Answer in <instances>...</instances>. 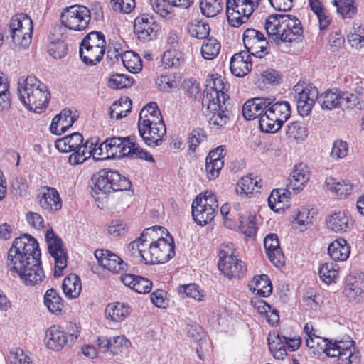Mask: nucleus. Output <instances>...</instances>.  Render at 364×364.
Masks as SVG:
<instances>
[{"label":"nucleus","mask_w":364,"mask_h":364,"mask_svg":"<svg viewBox=\"0 0 364 364\" xmlns=\"http://www.w3.org/2000/svg\"><path fill=\"white\" fill-rule=\"evenodd\" d=\"M260 182L261 180L253 177L252 174L245 176L237 182L236 192L241 196H246L252 194L254 191L259 192L261 188Z\"/></svg>","instance_id":"nucleus-39"},{"label":"nucleus","mask_w":364,"mask_h":364,"mask_svg":"<svg viewBox=\"0 0 364 364\" xmlns=\"http://www.w3.org/2000/svg\"><path fill=\"white\" fill-rule=\"evenodd\" d=\"M41 254L36 255L33 257L24 258L23 259L14 260L13 262L7 263V266L11 271H14L18 274L23 273L24 271L30 270L33 267L31 264H41Z\"/></svg>","instance_id":"nucleus-45"},{"label":"nucleus","mask_w":364,"mask_h":364,"mask_svg":"<svg viewBox=\"0 0 364 364\" xmlns=\"http://www.w3.org/2000/svg\"><path fill=\"white\" fill-rule=\"evenodd\" d=\"M205 96L202 104L207 105L209 102L226 103L229 100L228 89L223 79L218 75H209L206 79Z\"/></svg>","instance_id":"nucleus-16"},{"label":"nucleus","mask_w":364,"mask_h":364,"mask_svg":"<svg viewBox=\"0 0 364 364\" xmlns=\"http://www.w3.org/2000/svg\"><path fill=\"white\" fill-rule=\"evenodd\" d=\"M105 38L101 32L92 31L82 41L80 56L87 65H96L100 62L105 52Z\"/></svg>","instance_id":"nucleus-8"},{"label":"nucleus","mask_w":364,"mask_h":364,"mask_svg":"<svg viewBox=\"0 0 364 364\" xmlns=\"http://www.w3.org/2000/svg\"><path fill=\"white\" fill-rule=\"evenodd\" d=\"M83 142V136L78 132L58 139L55 141V146L61 152H70L75 150Z\"/></svg>","instance_id":"nucleus-35"},{"label":"nucleus","mask_w":364,"mask_h":364,"mask_svg":"<svg viewBox=\"0 0 364 364\" xmlns=\"http://www.w3.org/2000/svg\"><path fill=\"white\" fill-rule=\"evenodd\" d=\"M24 32L21 33L16 31L15 34L11 31H9V35L11 38L12 43L14 46V48L16 50L25 49L29 46L32 40V33L23 34Z\"/></svg>","instance_id":"nucleus-58"},{"label":"nucleus","mask_w":364,"mask_h":364,"mask_svg":"<svg viewBox=\"0 0 364 364\" xmlns=\"http://www.w3.org/2000/svg\"><path fill=\"white\" fill-rule=\"evenodd\" d=\"M200 8L202 14L207 17H214L223 9L220 0H201Z\"/></svg>","instance_id":"nucleus-55"},{"label":"nucleus","mask_w":364,"mask_h":364,"mask_svg":"<svg viewBox=\"0 0 364 364\" xmlns=\"http://www.w3.org/2000/svg\"><path fill=\"white\" fill-rule=\"evenodd\" d=\"M30 270L24 271L23 273L18 274L23 284L27 286H34L42 282L45 278V273L41 264L31 263Z\"/></svg>","instance_id":"nucleus-38"},{"label":"nucleus","mask_w":364,"mask_h":364,"mask_svg":"<svg viewBox=\"0 0 364 364\" xmlns=\"http://www.w3.org/2000/svg\"><path fill=\"white\" fill-rule=\"evenodd\" d=\"M269 38L277 45L299 41L303 33L300 21L290 14H271L265 20Z\"/></svg>","instance_id":"nucleus-1"},{"label":"nucleus","mask_w":364,"mask_h":364,"mask_svg":"<svg viewBox=\"0 0 364 364\" xmlns=\"http://www.w3.org/2000/svg\"><path fill=\"white\" fill-rule=\"evenodd\" d=\"M9 31L24 32V35L33 33V21L26 14H18L13 16L9 24Z\"/></svg>","instance_id":"nucleus-37"},{"label":"nucleus","mask_w":364,"mask_h":364,"mask_svg":"<svg viewBox=\"0 0 364 364\" xmlns=\"http://www.w3.org/2000/svg\"><path fill=\"white\" fill-rule=\"evenodd\" d=\"M364 293V274H350L346 277L343 294L349 301L355 300Z\"/></svg>","instance_id":"nucleus-26"},{"label":"nucleus","mask_w":364,"mask_h":364,"mask_svg":"<svg viewBox=\"0 0 364 364\" xmlns=\"http://www.w3.org/2000/svg\"><path fill=\"white\" fill-rule=\"evenodd\" d=\"M314 213L313 210H309L307 208H301L296 213L294 223L297 225L298 227L306 228L312 224Z\"/></svg>","instance_id":"nucleus-59"},{"label":"nucleus","mask_w":364,"mask_h":364,"mask_svg":"<svg viewBox=\"0 0 364 364\" xmlns=\"http://www.w3.org/2000/svg\"><path fill=\"white\" fill-rule=\"evenodd\" d=\"M240 229L246 236L255 235L257 229L256 217L253 215H240Z\"/></svg>","instance_id":"nucleus-56"},{"label":"nucleus","mask_w":364,"mask_h":364,"mask_svg":"<svg viewBox=\"0 0 364 364\" xmlns=\"http://www.w3.org/2000/svg\"><path fill=\"white\" fill-rule=\"evenodd\" d=\"M18 93L24 106L36 113L42 112L46 108L50 99L47 86L32 75L19 80Z\"/></svg>","instance_id":"nucleus-3"},{"label":"nucleus","mask_w":364,"mask_h":364,"mask_svg":"<svg viewBox=\"0 0 364 364\" xmlns=\"http://www.w3.org/2000/svg\"><path fill=\"white\" fill-rule=\"evenodd\" d=\"M131 312L130 306L124 303L116 302L107 305L105 314L114 322L122 321Z\"/></svg>","instance_id":"nucleus-40"},{"label":"nucleus","mask_w":364,"mask_h":364,"mask_svg":"<svg viewBox=\"0 0 364 364\" xmlns=\"http://www.w3.org/2000/svg\"><path fill=\"white\" fill-rule=\"evenodd\" d=\"M295 100L299 114L307 116L311 112L318 97L317 88L311 84L304 85L298 83L294 87Z\"/></svg>","instance_id":"nucleus-13"},{"label":"nucleus","mask_w":364,"mask_h":364,"mask_svg":"<svg viewBox=\"0 0 364 364\" xmlns=\"http://www.w3.org/2000/svg\"><path fill=\"white\" fill-rule=\"evenodd\" d=\"M48 248L55 260V277H60L67 266V255L63 247V242L53 229L48 230L46 234Z\"/></svg>","instance_id":"nucleus-17"},{"label":"nucleus","mask_w":364,"mask_h":364,"mask_svg":"<svg viewBox=\"0 0 364 364\" xmlns=\"http://www.w3.org/2000/svg\"><path fill=\"white\" fill-rule=\"evenodd\" d=\"M68 48L63 41L52 42L48 46V53L55 59H60L67 54Z\"/></svg>","instance_id":"nucleus-64"},{"label":"nucleus","mask_w":364,"mask_h":364,"mask_svg":"<svg viewBox=\"0 0 364 364\" xmlns=\"http://www.w3.org/2000/svg\"><path fill=\"white\" fill-rule=\"evenodd\" d=\"M341 90L337 88L328 90L318 97L323 109L332 110L341 105Z\"/></svg>","instance_id":"nucleus-34"},{"label":"nucleus","mask_w":364,"mask_h":364,"mask_svg":"<svg viewBox=\"0 0 364 364\" xmlns=\"http://www.w3.org/2000/svg\"><path fill=\"white\" fill-rule=\"evenodd\" d=\"M164 122L161 114L156 102H149L141 110L138 126Z\"/></svg>","instance_id":"nucleus-31"},{"label":"nucleus","mask_w":364,"mask_h":364,"mask_svg":"<svg viewBox=\"0 0 364 364\" xmlns=\"http://www.w3.org/2000/svg\"><path fill=\"white\" fill-rule=\"evenodd\" d=\"M243 43L246 52L258 58L268 53L269 43L264 34L258 30L247 28L243 33Z\"/></svg>","instance_id":"nucleus-18"},{"label":"nucleus","mask_w":364,"mask_h":364,"mask_svg":"<svg viewBox=\"0 0 364 364\" xmlns=\"http://www.w3.org/2000/svg\"><path fill=\"white\" fill-rule=\"evenodd\" d=\"M325 183L326 187L331 191L336 193V195L340 197H346L350 193L352 190V187L350 184L346 183L343 181H337L333 178H327L326 179Z\"/></svg>","instance_id":"nucleus-54"},{"label":"nucleus","mask_w":364,"mask_h":364,"mask_svg":"<svg viewBox=\"0 0 364 364\" xmlns=\"http://www.w3.org/2000/svg\"><path fill=\"white\" fill-rule=\"evenodd\" d=\"M210 129L215 132L224 129L230 120L226 103L209 102L203 105Z\"/></svg>","instance_id":"nucleus-15"},{"label":"nucleus","mask_w":364,"mask_h":364,"mask_svg":"<svg viewBox=\"0 0 364 364\" xmlns=\"http://www.w3.org/2000/svg\"><path fill=\"white\" fill-rule=\"evenodd\" d=\"M291 190L288 186L287 189L273 190L268 198L270 208L275 212H279L280 210L288 208Z\"/></svg>","instance_id":"nucleus-33"},{"label":"nucleus","mask_w":364,"mask_h":364,"mask_svg":"<svg viewBox=\"0 0 364 364\" xmlns=\"http://www.w3.org/2000/svg\"><path fill=\"white\" fill-rule=\"evenodd\" d=\"M220 43L215 38L205 40L201 47V55L206 60H213L219 53Z\"/></svg>","instance_id":"nucleus-53"},{"label":"nucleus","mask_w":364,"mask_h":364,"mask_svg":"<svg viewBox=\"0 0 364 364\" xmlns=\"http://www.w3.org/2000/svg\"><path fill=\"white\" fill-rule=\"evenodd\" d=\"M285 336H281L277 332L273 331L269 334L267 341L270 351L274 357L277 359H283L287 355V341Z\"/></svg>","instance_id":"nucleus-36"},{"label":"nucleus","mask_w":364,"mask_h":364,"mask_svg":"<svg viewBox=\"0 0 364 364\" xmlns=\"http://www.w3.org/2000/svg\"><path fill=\"white\" fill-rule=\"evenodd\" d=\"M250 287L254 291H256L257 294L262 297L268 296L272 290L270 279L266 274L254 277L250 282Z\"/></svg>","instance_id":"nucleus-42"},{"label":"nucleus","mask_w":364,"mask_h":364,"mask_svg":"<svg viewBox=\"0 0 364 364\" xmlns=\"http://www.w3.org/2000/svg\"><path fill=\"white\" fill-rule=\"evenodd\" d=\"M309 176L310 172L306 164L301 163L296 165L289 178V188L297 193L304 188Z\"/></svg>","instance_id":"nucleus-28"},{"label":"nucleus","mask_w":364,"mask_h":364,"mask_svg":"<svg viewBox=\"0 0 364 364\" xmlns=\"http://www.w3.org/2000/svg\"><path fill=\"white\" fill-rule=\"evenodd\" d=\"M132 101L127 97H121L118 102H114L110 107V117L120 119L125 117L131 111Z\"/></svg>","instance_id":"nucleus-44"},{"label":"nucleus","mask_w":364,"mask_h":364,"mask_svg":"<svg viewBox=\"0 0 364 364\" xmlns=\"http://www.w3.org/2000/svg\"><path fill=\"white\" fill-rule=\"evenodd\" d=\"M286 134L289 139L301 142L307 137V129L302 122H292L287 126Z\"/></svg>","instance_id":"nucleus-46"},{"label":"nucleus","mask_w":364,"mask_h":364,"mask_svg":"<svg viewBox=\"0 0 364 364\" xmlns=\"http://www.w3.org/2000/svg\"><path fill=\"white\" fill-rule=\"evenodd\" d=\"M132 80L122 74L112 75L109 80L108 86L112 89H123L132 85Z\"/></svg>","instance_id":"nucleus-63"},{"label":"nucleus","mask_w":364,"mask_h":364,"mask_svg":"<svg viewBox=\"0 0 364 364\" xmlns=\"http://www.w3.org/2000/svg\"><path fill=\"white\" fill-rule=\"evenodd\" d=\"M327 228L336 233H343L353 225L350 216L343 211L335 212L326 218Z\"/></svg>","instance_id":"nucleus-27"},{"label":"nucleus","mask_w":364,"mask_h":364,"mask_svg":"<svg viewBox=\"0 0 364 364\" xmlns=\"http://www.w3.org/2000/svg\"><path fill=\"white\" fill-rule=\"evenodd\" d=\"M134 29L138 38L143 41H149L156 36L159 25L153 17L144 14L134 20Z\"/></svg>","instance_id":"nucleus-20"},{"label":"nucleus","mask_w":364,"mask_h":364,"mask_svg":"<svg viewBox=\"0 0 364 364\" xmlns=\"http://www.w3.org/2000/svg\"><path fill=\"white\" fill-rule=\"evenodd\" d=\"M78 335V327L74 323L69 325L68 335L60 326L54 325L47 329L45 343L49 349L58 351L65 346H70Z\"/></svg>","instance_id":"nucleus-11"},{"label":"nucleus","mask_w":364,"mask_h":364,"mask_svg":"<svg viewBox=\"0 0 364 364\" xmlns=\"http://www.w3.org/2000/svg\"><path fill=\"white\" fill-rule=\"evenodd\" d=\"M153 11L162 18H169L173 4L169 0H150Z\"/></svg>","instance_id":"nucleus-57"},{"label":"nucleus","mask_w":364,"mask_h":364,"mask_svg":"<svg viewBox=\"0 0 364 364\" xmlns=\"http://www.w3.org/2000/svg\"><path fill=\"white\" fill-rule=\"evenodd\" d=\"M230 68L236 77H242L247 75L252 69L250 54L246 51L235 53L231 58Z\"/></svg>","instance_id":"nucleus-25"},{"label":"nucleus","mask_w":364,"mask_h":364,"mask_svg":"<svg viewBox=\"0 0 364 364\" xmlns=\"http://www.w3.org/2000/svg\"><path fill=\"white\" fill-rule=\"evenodd\" d=\"M139 135L144 141L150 146H157L165 141L166 137V129L164 122L147 124L143 127L138 126Z\"/></svg>","instance_id":"nucleus-19"},{"label":"nucleus","mask_w":364,"mask_h":364,"mask_svg":"<svg viewBox=\"0 0 364 364\" xmlns=\"http://www.w3.org/2000/svg\"><path fill=\"white\" fill-rule=\"evenodd\" d=\"M306 346L314 355L325 353L328 357H338L341 364H350L355 361L354 341L352 340L332 341L317 335L306 338Z\"/></svg>","instance_id":"nucleus-2"},{"label":"nucleus","mask_w":364,"mask_h":364,"mask_svg":"<svg viewBox=\"0 0 364 364\" xmlns=\"http://www.w3.org/2000/svg\"><path fill=\"white\" fill-rule=\"evenodd\" d=\"M9 85L6 75L0 71V112L7 109L11 104Z\"/></svg>","instance_id":"nucleus-52"},{"label":"nucleus","mask_w":364,"mask_h":364,"mask_svg":"<svg viewBox=\"0 0 364 364\" xmlns=\"http://www.w3.org/2000/svg\"><path fill=\"white\" fill-rule=\"evenodd\" d=\"M156 235L155 231L152 239L148 237L149 242L144 254V261L147 264L165 263L175 255L174 241L169 233H166V238L160 237L154 241Z\"/></svg>","instance_id":"nucleus-7"},{"label":"nucleus","mask_w":364,"mask_h":364,"mask_svg":"<svg viewBox=\"0 0 364 364\" xmlns=\"http://www.w3.org/2000/svg\"><path fill=\"white\" fill-rule=\"evenodd\" d=\"M215 211L201 204V198H196L192 203V215L195 222L200 225H205L211 222L215 217Z\"/></svg>","instance_id":"nucleus-30"},{"label":"nucleus","mask_w":364,"mask_h":364,"mask_svg":"<svg viewBox=\"0 0 364 364\" xmlns=\"http://www.w3.org/2000/svg\"><path fill=\"white\" fill-rule=\"evenodd\" d=\"M291 115L290 105L287 101H278L271 104L265 109L259 118V127L264 132L275 133Z\"/></svg>","instance_id":"nucleus-6"},{"label":"nucleus","mask_w":364,"mask_h":364,"mask_svg":"<svg viewBox=\"0 0 364 364\" xmlns=\"http://www.w3.org/2000/svg\"><path fill=\"white\" fill-rule=\"evenodd\" d=\"M131 137H112L107 139L105 148L108 147V155L110 158L120 159L129 156L132 159H144L154 162L153 156L141 149Z\"/></svg>","instance_id":"nucleus-5"},{"label":"nucleus","mask_w":364,"mask_h":364,"mask_svg":"<svg viewBox=\"0 0 364 364\" xmlns=\"http://www.w3.org/2000/svg\"><path fill=\"white\" fill-rule=\"evenodd\" d=\"M41 254L37 240L30 235L16 238L8 251L7 263Z\"/></svg>","instance_id":"nucleus-12"},{"label":"nucleus","mask_w":364,"mask_h":364,"mask_svg":"<svg viewBox=\"0 0 364 364\" xmlns=\"http://www.w3.org/2000/svg\"><path fill=\"white\" fill-rule=\"evenodd\" d=\"M328 253L336 262L346 261L350 255V247L346 240L339 238L329 245Z\"/></svg>","instance_id":"nucleus-32"},{"label":"nucleus","mask_w":364,"mask_h":364,"mask_svg":"<svg viewBox=\"0 0 364 364\" xmlns=\"http://www.w3.org/2000/svg\"><path fill=\"white\" fill-rule=\"evenodd\" d=\"M271 104L269 98L256 97L248 100L242 107V114L247 120L255 119L263 115L265 109Z\"/></svg>","instance_id":"nucleus-24"},{"label":"nucleus","mask_w":364,"mask_h":364,"mask_svg":"<svg viewBox=\"0 0 364 364\" xmlns=\"http://www.w3.org/2000/svg\"><path fill=\"white\" fill-rule=\"evenodd\" d=\"M178 291L180 294L192 298L197 301H202L203 294L199 290L198 286L195 284H188L178 287Z\"/></svg>","instance_id":"nucleus-61"},{"label":"nucleus","mask_w":364,"mask_h":364,"mask_svg":"<svg viewBox=\"0 0 364 364\" xmlns=\"http://www.w3.org/2000/svg\"><path fill=\"white\" fill-rule=\"evenodd\" d=\"M341 104L345 102L346 108L362 109L364 107L363 102L357 95L341 91Z\"/></svg>","instance_id":"nucleus-62"},{"label":"nucleus","mask_w":364,"mask_h":364,"mask_svg":"<svg viewBox=\"0 0 364 364\" xmlns=\"http://www.w3.org/2000/svg\"><path fill=\"white\" fill-rule=\"evenodd\" d=\"M122 61L124 67L132 73H137L142 69L140 56L133 51H127L122 56Z\"/></svg>","instance_id":"nucleus-48"},{"label":"nucleus","mask_w":364,"mask_h":364,"mask_svg":"<svg viewBox=\"0 0 364 364\" xmlns=\"http://www.w3.org/2000/svg\"><path fill=\"white\" fill-rule=\"evenodd\" d=\"M187 30L191 37L198 39H205L210 33L209 25L196 19L188 24Z\"/></svg>","instance_id":"nucleus-49"},{"label":"nucleus","mask_w":364,"mask_h":364,"mask_svg":"<svg viewBox=\"0 0 364 364\" xmlns=\"http://www.w3.org/2000/svg\"><path fill=\"white\" fill-rule=\"evenodd\" d=\"M62 288L68 298H77L82 290L80 278L75 274H70L64 279Z\"/></svg>","instance_id":"nucleus-41"},{"label":"nucleus","mask_w":364,"mask_h":364,"mask_svg":"<svg viewBox=\"0 0 364 364\" xmlns=\"http://www.w3.org/2000/svg\"><path fill=\"white\" fill-rule=\"evenodd\" d=\"M95 257L102 267L114 273L124 271L127 266L119 256L108 250H96Z\"/></svg>","instance_id":"nucleus-21"},{"label":"nucleus","mask_w":364,"mask_h":364,"mask_svg":"<svg viewBox=\"0 0 364 364\" xmlns=\"http://www.w3.org/2000/svg\"><path fill=\"white\" fill-rule=\"evenodd\" d=\"M264 246L267 255L272 263L277 267L284 265V256L279 246L278 237L276 234H269L264 240Z\"/></svg>","instance_id":"nucleus-22"},{"label":"nucleus","mask_w":364,"mask_h":364,"mask_svg":"<svg viewBox=\"0 0 364 364\" xmlns=\"http://www.w3.org/2000/svg\"><path fill=\"white\" fill-rule=\"evenodd\" d=\"M338 274V266L333 262L322 264L319 267V276L326 284L336 282Z\"/></svg>","instance_id":"nucleus-51"},{"label":"nucleus","mask_w":364,"mask_h":364,"mask_svg":"<svg viewBox=\"0 0 364 364\" xmlns=\"http://www.w3.org/2000/svg\"><path fill=\"white\" fill-rule=\"evenodd\" d=\"M75 120L73 112L70 109H63L59 114H57L52 120L50 130L53 134L60 135L67 131Z\"/></svg>","instance_id":"nucleus-29"},{"label":"nucleus","mask_w":364,"mask_h":364,"mask_svg":"<svg viewBox=\"0 0 364 364\" xmlns=\"http://www.w3.org/2000/svg\"><path fill=\"white\" fill-rule=\"evenodd\" d=\"M131 186L130 181L119 171L102 169L98 173L91 194L95 200H100L111 193L127 191Z\"/></svg>","instance_id":"nucleus-4"},{"label":"nucleus","mask_w":364,"mask_h":364,"mask_svg":"<svg viewBox=\"0 0 364 364\" xmlns=\"http://www.w3.org/2000/svg\"><path fill=\"white\" fill-rule=\"evenodd\" d=\"M218 268L229 279H241L246 272L244 262L233 255L232 250H220Z\"/></svg>","instance_id":"nucleus-14"},{"label":"nucleus","mask_w":364,"mask_h":364,"mask_svg":"<svg viewBox=\"0 0 364 364\" xmlns=\"http://www.w3.org/2000/svg\"><path fill=\"white\" fill-rule=\"evenodd\" d=\"M331 3L343 18H352L356 14L355 0H333Z\"/></svg>","instance_id":"nucleus-50"},{"label":"nucleus","mask_w":364,"mask_h":364,"mask_svg":"<svg viewBox=\"0 0 364 364\" xmlns=\"http://www.w3.org/2000/svg\"><path fill=\"white\" fill-rule=\"evenodd\" d=\"M155 233V226L145 229L137 240L133 241L129 245V249L134 251L136 250L140 257L144 260V254L148 247L147 242H149L148 237L152 239V235Z\"/></svg>","instance_id":"nucleus-43"},{"label":"nucleus","mask_w":364,"mask_h":364,"mask_svg":"<svg viewBox=\"0 0 364 364\" xmlns=\"http://www.w3.org/2000/svg\"><path fill=\"white\" fill-rule=\"evenodd\" d=\"M261 0H226V16L232 27L245 23L256 11Z\"/></svg>","instance_id":"nucleus-9"},{"label":"nucleus","mask_w":364,"mask_h":364,"mask_svg":"<svg viewBox=\"0 0 364 364\" xmlns=\"http://www.w3.org/2000/svg\"><path fill=\"white\" fill-rule=\"evenodd\" d=\"M39 196V205L45 210L55 212L62 208V200L57 189L53 187L44 186Z\"/></svg>","instance_id":"nucleus-23"},{"label":"nucleus","mask_w":364,"mask_h":364,"mask_svg":"<svg viewBox=\"0 0 364 364\" xmlns=\"http://www.w3.org/2000/svg\"><path fill=\"white\" fill-rule=\"evenodd\" d=\"M7 364H32V362L23 350L14 348L10 350L7 356Z\"/></svg>","instance_id":"nucleus-60"},{"label":"nucleus","mask_w":364,"mask_h":364,"mask_svg":"<svg viewBox=\"0 0 364 364\" xmlns=\"http://www.w3.org/2000/svg\"><path fill=\"white\" fill-rule=\"evenodd\" d=\"M90 11L84 6L73 5L63 9L60 21L69 30L82 31L85 30L90 21Z\"/></svg>","instance_id":"nucleus-10"},{"label":"nucleus","mask_w":364,"mask_h":364,"mask_svg":"<svg viewBox=\"0 0 364 364\" xmlns=\"http://www.w3.org/2000/svg\"><path fill=\"white\" fill-rule=\"evenodd\" d=\"M44 304L48 309L53 314L61 312L63 308V300L54 289L47 290L44 295Z\"/></svg>","instance_id":"nucleus-47"}]
</instances>
